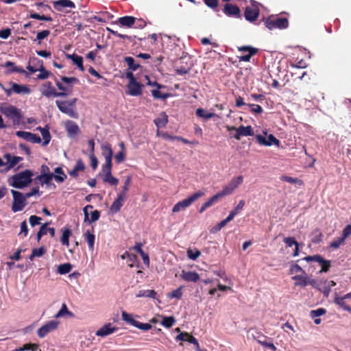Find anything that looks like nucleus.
<instances>
[{"label": "nucleus", "mask_w": 351, "mask_h": 351, "mask_svg": "<svg viewBox=\"0 0 351 351\" xmlns=\"http://www.w3.org/2000/svg\"><path fill=\"white\" fill-rule=\"evenodd\" d=\"M85 166L82 160H78L73 169L69 171V174L74 178L78 176V171H84Z\"/></svg>", "instance_id": "obj_34"}, {"label": "nucleus", "mask_w": 351, "mask_h": 351, "mask_svg": "<svg viewBox=\"0 0 351 351\" xmlns=\"http://www.w3.org/2000/svg\"><path fill=\"white\" fill-rule=\"evenodd\" d=\"M280 179L282 181H285V182H289L291 184H302V182L300 180L295 178L287 176H282L280 178Z\"/></svg>", "instance_id": "obj_52"}, {"label": "nucleus", "mask_w": 351, "mask_h": 351, "mask_svg": "<svg viewBox=\"0 0 351 351\" xmlns=\"http://www.w3.org/2000/svg\"><path fill=\"white\" fill-rule=\"evenodd\" d=\"M59 322L57 320H51L42 326L37 332L40 338L45 337L48 333L54 331L58 327Z\"/></svg>", "instance_id": "obj_9"}, {"label": "nucleus", "mask_w": 351, "mask_h": 351, "mask_svg": "<svg viewBox=\"0 0 351 351\" xmlns=\"http://www.w3.org/2000/svg\"><path fill=\"white\" fill-rule=\"evenodd\" d=\"M317 263L322 266V269L319 271V273L327 272L330 267V261L324 259L321 256L320 260H318Z\"/></svg>", "instance_id": "obj_44"}, {"label": "nucleus", "mask_w": 351, "mask_h": 351, "mask_svg": "<svg viewBox=\"0 0 351 351\" xmlns=\"http://www.w3.org/2000/svg\"><path fill=\"white\" fill-rule=\"evenodd\" d=\"M244 15L246 20L253 22L259 15V9L256 5L247 6L245 10Z\"/></svg>", "instance_id": "obj_15"}, {"label": "nucleus", "mask_w": 351, "mask_h": 351, "mask_svg": "<svg viewBox=\"0 0 351 351\" xmlns=\"http://www.w3.org/2000/svg\"><path fill=\"white\" fill-rule=\"evenodd\" d=\"M266 337L263 335H259L257 337V341L262 346L269 348L271 349L272 350L275 351L276 350V346L272 343H268L265 340H263V339H265Z\"/></svg>", "instance_id": "obj_46"}, {"label": "nucleus", "mask_w": 351, "mask_h": 351, "mask_svg": "<svg viewBox=\"0 0 351 351\" xmlns=\"http://www.w3.org/2000/svg\"><path fill=\"white\" fill-rule=\"evenodd\" d=\"M228 130L229 131L230 130H235L236 134L234 135V138L237 140H240L241 136H253L254 132L252 130V128L251 126H240L239 128H235L234 126L228 127Z\"/></svg>", "instance_id": "obj_10"}, {"label": "nucleus", "mask_w": 351, "mask_h": 351, "mask_svg": "<svg viewBox=\"0 0 351 351\" xmlns=\"http://www.w3.org/2000/svg\"><path fill=\"white\" fill-rule=\"evenodd\" d=\"M27 141L34 143H40L41 138L37 134L30 132Z\"/></svg>", "instance_id": "obj_64"}, {"label": "nucleus", "mask_w": 351, "mask_h": 351, "mask_svg": "<svg viewBox=\"0 0 351 351\" xmlns=\"http://www.w3.org/2000/svg\"><path fill=\"white\" fill-rule=\"evenodd\" d=\"M33 173L30 170H25L10 177L9 185L16 189H23L32 182Z\"/></svg>", "instance_id": "obj_1"}, {"label": "nucleus", "mask_w": 351, "mask_h": 351, "mask_svg": "<svg viewBox=\"0 0 351 351\" xmlns=\"http://www.w3.org/2000/svg\"><path fill=\"white\" fill-rule=\"evenodd\" d=\"M131 180H132V178L130 176H128L126 180H125V182H124V186H123L122 188V190L119 193V194L125 196V197H127V193L129 190V186L130 184V182H131Z\"/></svg>", "instance_id": "obj_56"}, {"label": "nucleus", "mask_w": 351, "mask_h": 351, "mask_svg": "<svg viewBox=\"0 0 351 351\" xmlns=\"http://www.w3.org/2000/svg\"><path fill=\"white\" fill-rule=\"evenodd\" d=\"M175 322L176 320L173 317H164L161 324L166 328H170L173 325Z\"/></svg>", "instance_id": "obj_53"}, {"label": "nucleus", "mask_w": 351, "mask_h": 351, "mask_svg": "<svg viewBox=\"0 0 351 351\" xmlns=\"http://www.w3.org/2000/svg\"><path fill=\"white\" fill-rule=\"evenodd\" d=\"M102 155L105 159V163L102 167H110L112 166V157L113 154L112 149L110 145L106 143L101 145Z\"/></svg>", "instance_id": "obj_11"}, {"label": "nucleus", "mask_w": 351, "mask_h": 351, "mask_svg": "<svg viewBox=\"0 0 351 351\" xmlns=\"http://www.w3.org/2000/svg\"><path fill=\"white\" fill-rule=\"evenodd\" d=\"M322 237V234L319 232V230H315L312 233L311 241L314 243H318L321 241Z\"/></svg>", "instance_id": "obj_58"}, {"label": "nucleus", "mask_w": 351, "mask_h": 351, "mask_svg": "<svg viewBox=\"0 0 351 351\" xmlns=\"http://www.w3.org/2000/svg\"><path fill=\"white\" fill-rule=\"evenodd\" d=\"M239 51H247L248 53L239 57V61L249 62L252 56L258 52V49L251 46H242L238 48Z\"/></svg>", "instance_id": "obj_13"}, {"label": "nucleus", "mask_w": 351, "mask_h": 351, "mask_svg": "<svg viewBox=\"0 0 351 351\" xmlns=\"http://www.w3.org/2000/svg\"><path fill=\"white\" fill-rule=\"evenodd\" d=\"M41 218L39 217H37L36 215H32L30 216L29 219V223L30 225L34 227L36 225H38L40 223V221H41Z\"/></svg>", "instance_id": "obj_63"}, {"label": "nucleus", "mask_w": 351, "mask_h": 351, "mask_svg": "<svg viewBox=\"0 0 351 351\" xmlns=\"http://www.w3.org/2000/svg\"><path fill=\"white\" fill-rule=\"evenodd\" d=\"M53 178V173H44L38 176L36 178V180L41 184H49L50 182Z\"/></svg>", "instance_id": "obj_38"}, {"label": "nucleus", "mask_w": 351, "mask_h": 351, "mask_svg": "<svg viewBox=\"0 0 351 351\" xmlns=\"http://www.w3.org/2000/svg\"><path fill=\"white\" fill-rule=\"evenodd\" d=\"M36 130L40 131L42 134L43 138V145H47L51 141V135L49 131L48 126H46L45 128L38 127Z\"/></svg>", "instance_id": "obj_29"}, {"label": "nucleus", "mask_w": 351, "mask_h": 351, "mask_svg": "<svg viewBox=\"0 0 351 351\" xmlns=\"http://www.w3.org/2000/svg\"><path fill=\"white\" fill-rule=\"evenodd\" d=\"M245 206V201L241 199L239 202V204H237V206L234 208V209L233 210H232L229 215L227 217L228 218V220H229L230 221H232L234 216L238 214L241 210H243V207Z\"/></svg>", "instance_id": "obj_35"}, {"label": "nucleus", "mask_w": 351, "mask_h": 351, "mask_svg": "<svg viewBox=\"0 0 351 351\" xmlns=\"http://www.w3.org/2000/svg\"><path fill=\"white\" fill-rule=\"evenodd\" d=\"M112 166L110 167H102L103 172V181L106 183H109L111 185H117L119 182L117 178L112 176Z\"/></svg>", "instance_id": "obj_12"}, {"label": "nucleus", "mask_w": 351, "mask_h": 351, "mask_svg": "<svg viewBox=\"0 0 351 351\" xmlns=\"http://www.w3.org/2000/svg\"><path fill=\"white\" fill-rule=\"evenodd\" d=\"M306 278L307 276L305 274L302 275H297L292 277V279L295 280V286H301L306 287Z\"/></svg>", "instance_id": "obj_42"}, {"label": "nucleus", "mask_w": 351, "mask_h": 351, "mask_svg": "<svg viewBox=\"0 0 351 351\" xmlns=\"http://www.w3.org/2000/svg\"><path fill=\"white\" fill-rule=\"evenodd\" d=\"M256 139L259 144L266 146H270L271 145L278 146L280 144V141L273 134H269L267 140L264 136L258 134L256 136Z\"/></svg>", "instance_id": "obj_18"}, {"label": "nucleus", "mask_w": 351, "mask_h": 351, "mask_svg": "<svg viewBox=\"0 0 351 351\" xmlns=\"http://www.w3.org/2000/svg\"><path fill=\"white\" fill-rule=\"evenodd\" d=\"M117 327L112 326L111 323H108L97 330L95 335L98 337H105L114 333L117 330Z\"/></svg>", "instance_id": "obj_16"}, {"label": "nucleus", "mask_w": 351, "mask_h": 351, "mask_svg": "<svg viewBox=\"0 0 351 351\" xmlns=\"http://www.w3.org/2000/svg\"><path fill=\"white\" fill-rule=\"evenodd\" d=\"M265 25L270 30L285 29L289 26V21L287 18L270 16L265 21Z\"/></svg>", "instance_id": "obj_5"}, {"label": "nucleus", "mask_w": 351, "mask_h": 351, "mask_svg": "<svg viewBox=\"0 0 351 351\" xmlns=\"http://www.w3.org/2000/svg\"><path fill=\"white\" fill-rule=\"evenodd\" d=\"M76 98H73L70 101H56L58 109L63 113L67 114L70 117L77 118V112L74 109V106L76 102Z\"/></svg>", "instance_id": "obj_2"}, {"label": "nucleus", "mask_w": 351, "mask_h": 351, "mask_svg": "<svg viewBox=\"0 0 351 351\" xmlns=\"http://www.w3.org/2000/svg\"><path fill=\"white\" fill-rule=\"evenodd\" d=\"M71 89H44L43 95L47 97H66L70 95Z\"/></svg>", "instance_id": "obj_14"}, {"label": "nucleus", "mask_w": 351, "mask_h": 351, "mask_svg": "<svg viewBox=\"0 0 351 351\" xmlns=\"http://www.w3.org/2000/svg\"><path fill=\"white\" fill-rule=\"evenodd\" d=\"M157 293L154 290H140L136 293V298H156Z\"/></svg>", "instance_id": "obj_36"}, {"label": "nucleus", "mask_w": 351, "mask_h": 351, "mask_svg": "<svg viewBox=\"0 0 351 351\" xmlns=\"http://www.w3.org/2000/svg\"><path fill=\"white\" fill-rule=\"evenodd\" d=\"M38 71L40 73L37 75V79H40V80L47 79L50 74V73L43 67V63H41L40 67L39 68Z\"/></svg>", "instance_id": "obj_55"}, {"label": "nucleus", "mask_w": 351, "mask_h": 351, "mask_svg": "<svg viewBox=\"0 0 351 351\" xmlns=\"http://www.w3.org/2000/svg\"><path fill=\"white\" fill-rule=\"evenodd\" d=\"M223 12L228 16L240 17L241 11L237 5L226 3L223 8Z\"/></svg>", "instance_id": "obj_17"}, {"label": "nucleus", "mask_w": 351, "mask_h": 351, "mask_svg": "<svg viewBox=\"0 0 351 351\" xmlns=\"http://www.w3.org/2000/svg\"><path fill=\"white\" fill-rule=\"evenodd\" d=\"M45 252L46 250L44 247L34 248L29 258L30 260H33L34 257H41L45 253Z\"/></svg>", "instance_id": "obj_48"}, {"label": "nucleus", "mask_w": 351, "mask_h": 351, "mask_svg": "<svg viewBox=\"0 0 351 351\" xmlns=\"http://www.w3.org/2000/svg\"><path fill=\"white\" fill-rule=\"evenodd\" d=\"M336 285V282H335L333 280L330 281H325L324 282V286L323 287V293L324 294L328 297L331 288Z\"/></svg>", "instance_id": "obj_47"}, {"label": "nucleus", "mask_w": 351, "mask_h": 351, "mask_svg": "<svg viewBox=\"0 0 351 351\" xmlns=\"http://www.w3.org/2000/svg\"><path fill=\"white\" fill-rule=\"evenodd\" d=\"M53 8L59 11L62 12L65 8H75V3L70 0H58L53 3Z\"/></svg>", "instance_id": "obj_20"}, {"label": "nucleus", "mask_w": 351, "mask_h": 351, "mask_svg": "<svg viewBox=\"0 0 351 351\" xmlns=\"http://www.w3.org/2000/svg\"><path fill=\"white\" fill-rule=\"evenodd\" d=\"M182 289L183 287H180L179 288L173 290L172 292L169 293L167 297L171 299H180L182 297Z\"/></svg>", "instance_id": "obj_49"}, {"label": "nucleus", "mask_w": 351, "mask_h": 351, "mask_svg": "<svg viewBox=\"0 0 351 351\" xmlns=\"http://www.w3.org/2000/svg\"><path fill=\"white\" fill-rule=\"evenodd\" d=\"M29 18L37 19V20H41L45 21H52V18L49 16H45V15H40L38 13H36L33 11H31L29 13Z\"/></svg>", "instance_id": "obj_45"}, {"label": "nucleus", "mask_w": 351, "mask_h": 351, "mask_svg": "<svg viewBox=\"0 0 351 351\" xmlns=\"http://www.w3.org/2000/svg\"><path fill=\"white\" fill-rule=\"evenodd\" d=\"M0 112L12 120L14 124L19 123L21 119V111L15 106L4 104L0 106Z\"/></svg>", "instance_id": "obj_3"}, {"label": "nucleus", "mask_w": 351, "mask_h": 351, "mask_svg": "<svg viewBox=\"0 0 351 351\" xmlns=\"http://www.w3.org/2000/svg\"><path fill=\"white\" fill-rule=\"evenodd\" d=\"M86 241L88 243V249L90 251L94 250V245L95 236L94 234L91 233L90 230H86L84 234Z\"/></svg>", "instance_id": "obj_31"}, {"label": "nucleus", "mask_w": 351, "mask_h": 351, "mask_svg": "<svg viewBox=\"0 0 351 351\" xmlns=\"http://www.w3.org/2000/svg\"><path fill=\"white\" fill-rule=\"evenodd\" d=\"M50 34L49 30H43L37 33L36 39L35 40H38V43L40 44L41 40L46 38Z\"/></svg>", "instance_id": "obj_59"}, {"label": "nucleus", "mask_w": 351, "mask_h": 351, "mask_svg": "<svg viewBox=\"0 0 351 351\" xmlns=\"http://www.w3.org/2000/svg\"><path fill=\"white\" fill-rule=\"evenodd\" d=\"M196 114L199 117L204 119L206 120L210 119L215 116V114L213 112H208L206 111L204 109L198 108L196 110Z\"/></svg>", "instance_id": "obj_41"}, {"label": "nucleus", "mask_w": 351, "mask_h": 351, "mask_svg": "<svg viewBox=\"0 0 351 351\" xmlns=\"http://www.w3.org/2000/svg\"><path fill=\"white\" fill-rule=\"evenodd\" d=\"M3 67L7 69V72L10 73H21L27 75V71L20 66H16L14 62L7 61L5 62Z\"/></svg>", "instance_id": "obj_19"}, {"label": "nucleus", "mask_w": 351, "mask_h": 351, "mask_svg": "<svg viewBox=\"0 0 351 351\" xmlns=\"http://www.w3.org/2000/svg\"><path fill=\"white\" fill-rule=\"evenodd\" d=\"M344 241L345 239L342 237L338 238L330 244V247L333 249H337L344 243Z\"/></svg>", "instance_id": "obj_61"}, {"label": "nucleus", "mask_w": 351, "mask_h": 351, "mask_svg": "<svg viewBox=\"0 0 351 351\" xmlns=\"http://www.w3.org/2000/svg\"><path fill=\"white\" fill-rule=\"evenodd\" d=\"M56 175H53V178L57 182H62L66 178V174L64 173L61 167H56L54 170Z\"/></svg>", "instance_id": "obj_37"}, {"label": "nucleus", "mask_w": 351, "mask_h": 351, "mask_svg": "<svg viewBox=\"0 0 351 351\" xmlns=\"http://www.w3.org/2000/svg\"><path fill=\"white\" fill-rule=\"evenodd\" d=\"M335 303L346 311L351 313V307L346 302V299L342 296L336 295L334 298Z\"/></svg>", "instance_id": "obj_28"}, {"label": "nucleus", "mask_w": 351, "mask_h": 351, "mask_svg": "<svg viewBox=\"0 0 351 351\" xmlns=\"http://www.w3.org/2000/svg\"><path fill=\"white\" fill-rule=\"evenodd\" d=\"M13 196V202L12 205V210L17 213L23 210L27 204V199L24 195L17 191L11 190Z\"/></svg>", "instance_id": "obj_6"}, {"label": "nucleus", "mask_w": 351, "mask_h": 351, "mask_svg": "<svg viewBox=\"0 0 351 351\" xmlns=\"http://www.w3.org/2000/svg\"><path fill=\"white\" fill-rule=\"evenodd\" d=\"M243 177L239 176L234 178L231 181L220 191L222 197L230 195L232 192L243 182Z\"/></svg>", "instance_id": "obj_8"}, {"label": "nucleus", "mask_w": 351, "mask_h": 351, "mask_svg": "<svg viewBox=\"0 0 351 351\" xmlns=\"http://www.w3.org/2000/svg\"><path fill=\"white\" fill-rule=\"evenodd\" d=\"M65 316L73 317V313H71V311H69L68 310V308H67L66 304L64 303V304H62L60 311L55 315V317L60 318V317H65Z\"/></svg>", "instance_id": "obj_39"}, {"label": "nucleus", "mask_w": 351, "mask_h": 351, "mask_svg": "<svg viewBox=\"0 0 351 351\" xmlns=\"http://www.w3.org/2000/svg\"><path fill=\"white\" fill-rule=\"evenodd\" d=\"M68 136L71 138L75 137L80 132L78 125L72 121H67L64 123Z\"/></svg>", "instance_id": "obj_21"}, {"label": "nucleus", "mask_w": 351, "mask_h": 351, "mask_svg": "<svg viewBox=\"0 0 351 351\" xmlns=\"http://www.w3.org/2000/svg\"><path fill=\"white\" fill-rule=\"evenodd\" d=\"M127 76L131 80V82H134L135 84V85L136 86V88H142L145 85L156 86V88H164L163 86L159 84L156 81L154 77H151L147 75H143L142 79L140 80L139 82H136L135 77H134L132 73H127Z\"/></svg>", "instance_id": "obj_4"}, {"label": "nucleus", "mask_w": 351, "mask_h": 351, "mask_svg": "<svg viewBox=\"0 0 351 351\" xmlns=\"http://www.w3.org/2000/svg\"><path fill=\"white\" fill-rule=\"evenodd\" d=\"M127 197H125L121 194H118L117 197L114 199L113 203L112 204L110 210L112 213H118L121 208L123 206L124 202L125 201Z\"/></svg>", "instance_id": "obj_22"}, {"label": "nucleus", "mask_w": 351, "mask_h": 351, "mask_svg": "<svg viewBox=\"0 0 351 351\" xmlns=\"http://www.w3.org/2000/svg\"><path fill=\"white\" fill-rule=\"evenodd\" d=\"M124 62L127 64L128 69L133 71H137L138 69L141 68L140 64L136 62L135 60L132 57H125Z\"/></svg>", "instance_id": "obj_32"}, {"label": "nucleus", "mask_w": 351, "mask_h": 351, "mask_svg": "<svg viewBox=\"0 0 351 351\" xmlns=\"http://www.w3.org/2000/svg\"><path fill=\"white\" fill-rule=\"evenodd\" d=\"M66 56L68 59L71 60L73 63L75 64L81 71L83 72L84 71V67L83 65V58L82 56L75 53L66 54Z\"/></svg>", "instance_id": "obj_26"}, {"label": "nucleus", "mask_w": 351, "mask_h": 351, "mask_svg": "<svg viewBox=\"0 0 351 351\" xmlns=\"http://www.w3.org/2000/svg\"><path fill=\"white\" fill-rule=\"evenodd\" d=\"M47 230H49V233L51 237L55 235V229L53 228H47V223L41 226L40 230L37 233V240L39 241L41 237L47 234Z\"/></svg>", "instance_id": "obj_30"}, {"label": "nucleus", "mask_w": 351, "mask_h": 351, "mask_svg": "<svg viewBox=\"0 0 351 351\" xmlns=\"http://www.w3.org/2000/svg\"><path fill=\"white\" fill-rule=\"evenodd\" d=\"M4 158L7 160L8 169H12L16 165H17L20 161L22 160V158L19 156H13L10 154H6L4 155Z\"/></svg>", "instance_id": "obj_27"}, {"label": "nucleus", "mask_w": 351, "mask_h": 351, "mask_svg": "<svg viewBox=\"0 0 351 351\" xmlns=\"http://www.w3.org/2000/svg\"><path fill=\"white\" fill-rule=\"evenodd\" d=\"M71 231L69 228H65L62 230V236L61 237V243L62 245L69 246V237L71 236Z\"/></svg>", "instance_id": "obj_40"}, {"label": "nucleus", "mask_w": 351, "mask_h": 351, "mask_svg": "<svg viewBox=\"0 0 351 351\" xmlns=\"http://www.w3.org/2000/svg\"><path fill=\"white\" fill-rule=\"evenodd\" d=\"M8 96L11 95L12 92L19 95H27L30 93V89H5Z\"/></svg>", "instance_id": "obj_54"}, {"label": "nucleus", "mask_w": 351, "mask_h": 351, "mask_svg": "<svg viewBox=\"0 0 351 351\" xmlns=\"http://www.w3.org/2000/svg\"><path fill=\"white\" fill-rule=\"evenodd\" d=\"M228 222H230V221L228 220V218L226 217L225 219L220 221L217 225L213 227L210 229V232L213 234L217 233V232L221 230V228H223Z\"/></svg>", "instance_id": "obj_50"}, {"label": "nucleus", "mask_w": 351, "mask_h": 351, "mask_svg": "<svg viewBox=\"0 0 351 351\" xmlns=\"http://www.w3.org/2000/svg\"><path fill=\"white\" fill-rule=\"evenodd\" d=\"M177 341H188L191 343L194 344L196 347H198V341L189 333L181 332L176 338Z\"/></svg>", "instance_id": "obj_25"}, {"label": "nucleus", "mask_w": 351, "mask_h": 351, "mask_svg": "<svg viewBox=\"0 0 351 351\" xmlns=\"http://www.w3.org/2000/svg\"><path fill=\"white\" fill-rule=\"evenodd\" d=\"M326 309L323 308H319L316 310H313L310 312V316L311 318H315L318 317L319 316H322L326 313Z\"/></svg>", "instance_id": "obj_57"}, {"label": "nucleus", "mask_w": 351, "mask_h": 351, "mask_svg": "<svg viewBox=\"0 0 351 351\" xmlns=\"http://www.w3.org/2000/svg\"><path fill=\"white\" fill-rule=\"evenodd\" d=\"M221 197H222L221 195L220 194V193H217L216 195H215L214 196H213L211 198H210L206 202H205L204 204L208 206V207H210L213 204H215L217 201H218L219 199H220Z\"/></svg>", "instance_id": "obj_60"}, {"label": "nucleus", "mask_w": 351, "mask_h": 351, "mask_svg": "<svg viewBox=\"0 0 351 351\" xmlns=\"http://www.w3.org/2000/svg\"><path fill=\"white\" fill-rule=\"evenodd\" d=\"M180 277L186 282H196L199 278V276L197 273L195 271L185 270H183L182 271Z\"/></svg>", "instance_id": "obj_23"}, {"label": "nucleus", "mask_w": 351, "mask_h": 351, "mask_svg": "<svg viewBox=\"0 0 351 351\" xmlns=\"http://www.w3.org/2000/svg\"><path fill=\"white\" fill-rule=\"evenodd\" d=\"M201 253L199 250H189L188 252H187V256L189 257V258L191 259V260H196L199 256H200Z\"/></svg>", "instance_id": "obj_62"}, {"label": "nucleus", "mask_w": 351, "mask_h": 351, "mask_svg": "<svg viewBox=\"0 0 351 351\" xmlns=\"http://www.w3.org/2000/svg\"><path fill=\"white\" fill-rule=\"evenodd\" d=\"M168 123V116L165 112L160 114L159 117L154 120V123L159 128H164Z\"/></svg>", "instance_id": "obj_33"}, {"label": "nucleus", "mask_w": 351, "mask_h": 351, "mask_svg": "<svg viewBox=\"0 0 351 351\" xmlns=\"http://www.w3.org/2000/svg\"><path fill=\"white\" fill-rule=\"evenodd\" d=\"M204 195V192L200 191L195 193L188 198H186L176 204L173 207L172 211L173 213H178L181 210L185 209L186 208L190 206L195 200H197L198 198L201 197Z\"/></svg>", "instance_id": "obj_7"}, {"label": "nucleus", "mask_w": 351, "mask_h": 351, "mask_svg": "<svg viewBox=\"0 0 351 351\" xmlns=\"http://www.w3.org/2000/svg\"><path fill=\"white\" fill-rule=\"evenodd\" d=\"M121 317H122V319L123 321H125V322H127L128 324H131L133 326H136V324L137 321H136L133 318L132 315H131L130 313H128L125 311H122Z\"/></svg>", "instance_id": "obj_43"}, {"label": "nucleus", "mask_w": 351, "mask_h": 351, "mask_svg": "<svg viewBox=\"0 0 351 351\" xmlns=\"http://www.w3.org/2000/svg\"><path fill=\"white\" fill-rule=\"evenodd\" d=\"M136 18L132 16H125L118 19L117 23L123 27H132L136 23Z\"/></svg>", "instance_id": "obj_24"}, {"label": "nucleus", "mask_w": 351, "mask_h": 351, "mask_svg": "<svg viewBox=\"0 0 351 351\" xmlns=\"http://www.w3.org/2000/svg\"><path fill=\"white\" fill-rule=\"evenodd\" d=\"M71 268L72 267L70 263H64L59 265L58 271L60 274H66L71 271Z\"/></svg>", "instance_id": "obj_51"}]
</instances>
